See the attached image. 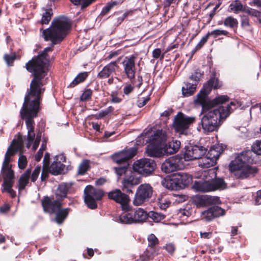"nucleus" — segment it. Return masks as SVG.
Wrapping results in <instances>:
<instances>
[{"label":"nucleus","mask_w":261,"mask_h":261,"mask_svg":"<svg viewBox=\"0 0 261 261\" xmlns=\"http://www.w3.org/2000/svg\"><path fill=\"white\" fill-rule=\"evenodd\" d=\"M71 28L67 17L60 16L54 19L50 27L43 31L45 41H51V46L44 49L41 54L25 64L27 70L33 73L34 78L30 84V90L25 96L23 107L20 111L21 117L25 119V124H34L33 119L37 116L39 109L42 88L41 80L46 74L47 65L49 62L47 52L53 50L54 45L60 43L66 36Z\"/></svg>","instance_id":"1"},{"label":"nucleus","mask_w":261,"mask_h":261,"mask_svg":"<svg viewBox=\"0 0 261 261\" xmlns=\"http://www.w3.org/2000/svg\"><path fill=\"white\" fill-rule=\"evenodd\" d=\"M252 151L261 155V141H256L252 145L251 150L243 151L229 165V169L237 179H244L254 176L258 172L255 166L250 165L253 160Z\"/></svg>","instance_id":"2"},{"label":"nucleus","mask_w":261,"mask_h":261,"mask_svg":"<svg viewBox=\"0 0 261 261\" xmlns=\"http://www.w3.org/2000/svg\"><path fill=\"white\" fill-rule=\"evenodd\" d=\"M236 108V103L231 102L226 107L221 106L218 108L211 107L202 110L201 124L204 132H212L217 130L223 121Z\"/></svg>","instance_id":"3"},{"label":"nucleus","mask_w":261,"mask_h":261,"mask_svg":"<svg viewBox=\"0 0 261 261\" xmlns=\"http://www.w3.org/2000/svg\"><path fill=\"white\" fill-rule=\"evenodd\" d=\"M44 211L51 214L55 213V221L61 224L69 214V209L61 208V203L59 201H52L49 197H45L42 201Z\"/></svg>","instance_id":"4"},{"label":"nucleus","mask_w":261,"mask_h":261,"mask_svg":"<svg viewBox=\"0 0 261 261\" xmlns=\"http://www.w3.org/2000/svg\"><path fill=\"white\" fill-rule=\"evenodd\" d=\"M210 91L211 88L204 85L203 88L197 95L195 102L202 106V111L211 107H214L216 105L222 104L229 100V97L227 95H221L210 100L207 96Z\"/></svg>","instance_id":"5"},{"label":"nucleus","mask_w":261,"mask_h":261,"mask_svg":"<svg viewBox=\"0 0 261 261\" xmlns=\"http://www.w3.org/2000/svg\"><path fill=\"white\" fill-rule=\"evenodd\" d=\"M226 187V183L223 179L221 178L195 181L193 186L195 191L202 193L223 190Z\"/></svg>","instance_id":"6"},{"label":"nucleus","mask_w":261,"mask_h":261,"mask_svg":"<svg viewBox=\"0 0 261 261\" xmlns=\"http://www.w3.org/2000/svg\"><path fill=\"white\" fill-rule=\"evenodd\" d=\"M153 188L149 184H143L138 186L137 189L133 203L135 206L143 204L152 197Z\"/></svg>","instance_id":"7"},{"label":"nucleus","mask_w":261,"mask_h":261,"mask_svg":"<svg viewBox=\"0 0 261 261\" xmlns=\"http://www.w3.org/2000/svg\"><path fill=\"white\" fill-rule=\"evenodd\" d=\"M195 120L194 117H189L179 112L174 117L173 127L179 134L187 135L190 125Z\"/></svg>","instance_id":"8"},{"label":"nucleus","mask_w":261,"mask_h":261,"mask_svg":"<svg viewBox=\"0 0 261 261\" xmlns=\"http://www.w3.org/2000/svg\"><path fill=\"white\" fill-rule=\"evenodd\" d=\"M155 168V162L151 159L146 158L137 160L133 164L134 171L144 176L151 175Z\"/></svg>","instance_id":"9"},{"label":"nucleus","mask_w":261,"mask_h":261,"mask_svg":"<svg viewBox=\"0 0 261 261\" xmlns=\"http://www.w3.org/2000/svg\"><path fill=\"white\" fill-rule=\"evenodd\" d=\"M84 199L87 206L91 209L97 207L96 200H100L103 197V192L99 189H96L92 186H87L84 190Z\"/></svg>","instance_id":"10"},{"label":"nucleus","mask_w":261,"mask_h":261,"mask_svg":"<svg viewBox=\"0 0 261 261\" xmlns=\"http://www.w3.org/2000/svg\"><path fill=\"white\" fill-rule=\"evenodd\" d=\"M41 171V167L37 166L32 173L31 168H28L22 174L18 181V189L20 192L24 190L25 187L29 184L30 179L32 182H35L37 179Z\"/></svg>","instance_id":"11"},{"label":"nucleus","mask_w":261,"mask_h":261,"mask_svg":"<svg viewBox=\"0 0 261 261\" xmlns=\"http://www.w3.org/2000/svg\"><path fill=\"white\" fill-rule=\"evenodd\" d=\"M184 167L182 158L175 155L166 160L162 165L161 169L166 173H169L176 170H179Z\"/></svg>","instance_id":"12"},{"label":"nucleus","mask_w":261,"mask_h":261,"mask_svg":"<svg viewBox=\"0 0 261 261\" xmlns=\"http://www.w3.org/2000/svg\"><path fill=\"white\" fill-rule=\"evenodd\" d=\"M141 177L136 172L130 171L122 180L123 189L127 193H133L132 190L135 186L141 182Z\"/></svg>","instance_id":"13"},{"label":"nucleus","mask_w":261,"mask_h":261,"mask_svg":"<svg viewBox=\"0 0 261 261\" xmlns=\"http://www.w3.org/2000/svg\"><path fill=\"white\" fill-rule=\"evenodd\" d=\"M207 149L202 146L194 145L187 147L184 154L185 161H191L199 159L205 154Z\"/></svg>","instance_id":"14"},{"label":"nucleus","mask_w":261,"mask_h":261,"mask_svg":"<svg viewBox=\"0 0 261 261\" xmlns=\"http://www.w3.org/2000/svg\"><path fill=\"white\" fill-rule=\"evenodd\" d=\"M136 57L131 55L129 57H125L122 62L123 71L126 77L130 80L134 79L136 72L135 61Z\"/></svg>","instance_id":"15"},{"label":"nucleus","mask_w":261,"mask_h":261,"mask_svg":"<svg viewBox=\"0 0 261 261\" xmlns=\"http://www.w3.org/2000/svg\"><path fill=\"white\" fill-rule=\"evenodd\" d=\"M108 196L109 199L119 203L123 210L128 209V204L130 201L129 197L127 194L122 192L120 190L115 189L111 191L108 193Z\"/></svg>","instance_id":"16"},{"label":"nucleus","mask_w":261,"mask_h":261,"mask_svg":"<svg viewBox=\"0 0 261 261\" xmlns=\"http://www.w3.org/2000/svg\"><path fill=\"white\" fill-rule=\"evenodd\" d=\"M192 200L193 203L199 207L220 203L219 197L210 195H196L192 197Z\"/></svg>","instance_id":"17"},{"label":"nucleus","mask_w":261,"mask_h":261,"mask_svg":"<svg viewBox=\"0 0 261 261\" xmlns=\"http://www.w3.org/2000/svg\"><path fill=\"white\" fill-rule=\"evenodd\" d=\"M216 149L217 148H211L206 156L201 158V160L199 163L200 166L203 168H207L216 164L220 154V152Z\"/></svg>","instance_id":"18"},{"label":"nucleus","mask_w":261,"mask_h":261,"mask_svg":"<svg viewBox=\"0 0 261 261\" xmlns=\"http://www.w3.org/2000/svg\"><path fill=\"white\" fill-rule=\"evenodd\" d=\"M54 162L48 168L49 172L54 175H58L62 173L64 171L65 165L62 163L66 161L65 156L63 154L56 155Z\"/></svg>","instance_id":"19"},{"label":"nucleus","mask_w":261,"mask_h":261,"mask_svg":"<svg viewBox=\"0 0 261 261\" xmlns=\"http://www.w3.org/2000/svg\"><path fill=\"white\" fill-rule=\"evenodd\" d=\"M1 175L4 179L2 186L14 184V172L11 164L3 163Z\"/></svg>","instance_id":"20"},{"label":"nucleus","mask_w":261,"mask_h":261,"mask_svg":"<svg viewBox=\"0 0 261 261\" xmlns=\"http://www.w3.org/2000/svg\"><path fill=\"white\" fill-rule=\"evenodd\" d=\"M136 153V149L131 148L126 150H123L115 153L113 156V161L117 164H127V161L132 158Z\"/></svg>","instance_id":"21"},{"label":"nucleus","mask_w":261,"mask_h":261,"mask_svg":"<svg viewBox=\"0 0 261 261\" xmlns=\"http://www.w3.org/2000/svg\"><path fill=\"white\" fill-rule=\"evenodd\" d=\"M148 140L147 141H148L149 144L161 146L162 144L166 141L167 135L162 130H157L154 131L150 136H148Z\"/></svg>","instance_id":"22"},{"label":"nucleus","mask_w":261,"mask_h":261,"mask_svg":"<svg viewBox=\"0 0 261 261\" xmlns=\"http://www.w3.org/2000/svg\"><path fill=\"white\" fill-rule=\"evenodd\" d=\"M118 67V62L117 61L112 62L102 68L98 73L97 77L100 79L108 78L111 74L115 72Z\"/></svg>","instance_id":"23"},{"label":"nucleus","mask_w":261,"mask_h":261,"mask_svg":"<svg viewBox=\"0 0 261 261\" xmlns=\"http://www.w3.org/2000/svg\"><path fill=\"white\" fill-rule=\"evenodd\" d=\"M174 176L179 187L187 186L192 181V177L186 173L178 172L174 174Z\"/></svg>","instance_id":"24"},{"label":"nucleus","mask_w":261,"mask_h":261,"mask_svg":"<svg viewBox=\"0 0 261 261\" xmlns=\"http://www.w3.org/2000/svg\"><path fill=\"white\" fill-rule=\"evenodd\" d=\"M70 187L71 185L68 183L62 182L59 185L55 191V196L57 199L56 201H60L66 198Z\"/></svg>","instance_id":"25"},{"label":"nucleus","mask_w":261,"mask_h":261,"mask_svg":"<svg viewBox=\"0 0 261 261\" xmlns=\"http://www.w3.org/2000/svg\"><path fill=\"white\" fill-rule=\"evenodd\" d=\"M135 223L145 222L148 217L147 212L142 208H137L132 210Z\"/></svg>","instance_id":"26"},{"label":"nucleus","mask_w":261,"mask_h":261,"mask_svg":"<svg viewBox=\"0 0 261 261\" xmlns=\"http://www.w3.org/2000/svg\"><path fill=\"white\" fill-rule=\"evenodd\" d=\"M180 146V142L178 140H172L169 142L163 148V153L166 154H171L176 153Z\"/></svg>","instance_id":"27"},{"label":"nucleus","mask_w":261,"mask_h":261,"mask_svg":"<svg viewBox=\"0 0 261 261\" xmlns=\"http://www.w3.org/2000/svg\"><path fill=\"white\" fill-rule=\"evenodd\" d=\"M147 155L150 157H161L164 155L163 148L160 146L149 144L146 150Z\"/></svg>","instance_id":"28"},{"label":"nucleus","mask_w":261,"mask_h":261,"mask_svg":"<svg viewBox=\"0 0 261 261\" xmlns=\"http://www.w3.org/2000/svg\"><path fill=\"white\" fill-rule=\"evenodd\" d=\"M196 84L187 83L185 86L182 87V94L185 97H188L192 95L196 89Z\"/></svg>","instance_id":"29"},{"label":"nucleus","mask_w":261,"mask_h":261,"mask_svg":"<svg viewBox=\"0 0 261 261\" xmlns=\"http://www.w3.org/2000/svg\"><path fill=\"white\" fill-rule=\"evenodd\" d=\"M246 7V6H243L239 0L233 1L229 5L230 11L235 13H238L239 12H244Z\"/></svg>","instance_id":"30"},{"label":"nucleus","mask_w":261,"mask_h":261,"mask_svg":"<svg viewBox=\"0 0 261 261\" xmlns=\"http://www.w3.org/2000/svg\"><path fill=\"white\" fill-rule=\"evenodd\" d=\"M120 222L124 224H132L135 223L132 211L128 213H123L119 217Z\"/></svg>","instance_id":"31"},{"label":"nucleus","mask_w":261,"mask_h":261,"mask_svg":"<svg viewBox=\"0 0 261 261\" xmlns=\"http://www.w3.org/2000/svg\"><path fill=\"white\" fill-rule=\"evenodd\" d=\"M224 25L231 29L236 28L238 25V21L232 16H228L224 20Z\"/></svg>","instance_id":"32"},{"label":"nucleus","mask_w":261,"mask_h":261,"mask_svg":"<svg viewBox=\"0 0 261 261\" xmlns=\"http://www.w3.org/2000/svg\"><path fill=\"white\" fill-rule=\"evenodd\" d=\"M88 76V72H83L79 73L70 83V86L73 87L78 84L84 81Z\"/></svg>","instance_id":"33"},{"label":"nucleus","mask_w":261,"mask_h":261,"mask_svg":"<svg viewBox=\"0 0 261 261\" xmlns=\"http://www.w3.org/2000/svg\"><path fill=\"white\" fill-rule=\"evenodd\" d=\"M222 85V82L218 79L212 77L207 82V84L205 86L209 87L211 90L213 88L216 89H219L221 87Z\"/></svg>","instance_id":"34"},{"label":"nucleus","mask_w":261,"mask_h":261,"mask_svg":"<svg viewBox=\"0 0 261 261\" xmlns=\"http://www.w3.org/2000/svg\"><path fill=\"white\" fill-rule=\"evenodd\" d=\"M164 184H165V186L166 188L171 190H176L179 187L176 181L174 179V175L171 178L166 179Z\"/></svg>","instance_id":"35"},{"label":"nucleus","mask_w":261,"mask_h":261,"mask_svg":"<svg viewBox=\"0 0 261 261\" xmlns=\"http://www.w3.org/2000/svg\"><path fill=\"white\" fill-rule=\"evenodd\" d=\"M17 152L12 146H9L5 155V159L3 163L5 164H10L11 160V157L14 155Z\"/></svg>","instance_id":"36"},{"label":"nucleus","mask_w":261,"mask_h":261,"mask_svg":"<svg viewBox=\"0 0 261 261\" xmlns=\"http://www.w3.org/2000/svg\"><path fill=\"white\" fill-rule=\"evenodd\" d=\"M53 13L51 9H46L42 14L41 23L42 24H48L51 19Z\"/></svg>","instance_id":"37"},{"label":"nucleus","mask_w":261,"mask_h":261,"mask_svg":"<svg viewBox=\"0 0 261 261\" xmlns=\"http://www.w3.org/2000/svg\"><path fill=\"white\" fill-rule=\"evenodd\" d=\"M89 168V161L88 160H84L80 164L77 172L79 174L83 175L87 172Z\"/></svg>","instance_id":"38"},{"label":"nucleus","mask_w":261,"mask_h":261,"mask_svg":"<svg viewBox=\"0 0 261 261\" xmlns=\"http://www.w3.org/2000/svg\"><path fill=\"white\" fill-rule=\"evenodd\" d=\"M148 216H149L150 218H151L155 222L161 221L165 217V216L164 214L155 212H151L149 214H148Z\"/></svg>","instance_id":"39"},{"label":"nucleus","mask_w":261,"mask_h":261,"mask_svg":"<svg viewBox=\"0 0 261 261\" xmlns=\"http://www.w3.org/2000/svg\"><path fill=\"white\" fill-rule=\"evenodd\" d=\"M11 146L17 152L21 151L23 148V142L21 138H18L17 140L13 141Z\"/></svg>","instance_id":"40"},{"label":"nucleus","mask_w":261,"mask_h":261,"mask_svg":"<svg viewBox=\"0 0 261 261\" xmlns=\"http://www.w3.org/2000/svg\"><path fill=\"white\" fill-rule=\"evenodd\" d=\"M94 0H70L75 5H82V8H85L91 4Z\"/></svg>","instance_id":"41"},{"label":"nucleus","mask_w":261,"mask_h":261,"mask_svg":"<svg viewBox=\"0 0 261 261\" xmlns=\"http://www.w3.org/2000/svg\"><path fill=\"white\" fill-rule=\"evenodd\" d=\"M27 163L28 161L27 158L21 153H20L18 161V165L19 168L20 169H24L27 165Z\"/></svg>","instance_id":"42"},{"label":"nucleus","mask_w":261,"mask_h":261,"mask_svg":"<svg viewBox=\"0 0 261 261\" xmlns=\"http://www.w3.org/2000/svg\"><path fill=\"white\" fill-rule=\"evenodd\" d=\"M210 208L215 217L222 216L225 213L224 210L218 206H214Z\"/></svg>","instance_id":"43"},{"label":"nucleus","mask_w":261,"mask_h":261,"mask_svg":"<svg viewBox=\"0 0 261 261\" xmlns=\"http://www.w3.org/2000/svg\"><path fill=\"white\" fill-rule=\"evenodd\" d=\"M114 110V108L112 106H110L105 110L101 111L98 114L95 115L96 119H100L103 117L109 115Z\"/></svg>","instance_id":"44"},{"label":"nucleus","mask_w":261,"mask_h":261,"mask_svg":"<svg viewBox=\"0 0 261 261\" xmlns=\"http://www.w3.org/2000/svg\"><path fill=\"white\" fill-rule=\"evenodd\" d=\"M128 164H125L123 166L119 167H115L114 168L116 173L118 176H122L123 174H128L127 173V167Z\"/></svg>","instance_id":"45"},{"label":"nucleus","mask_w":261,"mask_h":261,"mask_svg":"<svg viewBox=\"0 0 261 261\" xmlns=\"http://www.w3.org/2000/svg\"><path fill=\"white\" fill-rule=\"evenodd\" d=\"M202 219H204L205 221H211L215 218L213 214L212 213L211 208H210L207 211H204L201 213Z\"/></svg>","instance_id":"46"},{"label":"nucleus","mask_w":261,"mask_h":261,"mask_svg":"<svg viewBox=\"0 0 261 261\" xmlns=\"http://www.w3.org/2000/svg\"><path fill=\"white\" fill-rule=\"evenodd\" d=\"M147 239L149 243L148 247H149V250L151 249L152 247L158 243V240L153 234L149 235Z\"/></svg>","instance_id":"47"},{"label":"nucleus","mask_w":261,"mask_h":261,"mask_svg":"<svg viewBox=\"0 0 261 261\" xmlns=\"http://www.w3.org/2000/svg\"><path fill=\"white\" fill-rule=\"evenodd\" d=\"M152 250L147 249L136 261H148L151 257Z\"/></svg>","instance_id":"48"},{"label":"nucleus","mask_w":261,"mask_h":261,"mask_svg":"<svg viewBox=\"0 0 261 261\" xmlns=\"http://www.w3.org/2000/svg\"><path fill=\"white\" fill-rule=\"evenodd\" d=\"M14 184H10L5 186H3L2 191L7 192L12 198H14L16 196L15 192L12 189V187Z\"/></svg>","instance_id":"49"},{"label":"nucleus","mask_w":261,"mask_h":261,"mask_svg":"<svg viewBox=\"0 0 261 261\" xmlns=\"http://www.w3.org/2000/svg\"><path fill=\"white\" fill-rule=\"evenodd\" d=\"M246 13L254 17H258L260 16V12L257 10L252 9L246 6L245 11Z\"/></svg>","instance_id":"50"},{"label":"nucleus","mask_w":261,"mask_h":261,"mask_svg":"<svg viewBox=\"0 0 261 261\" xmlns=\"http://www.w3.org/2000/svg\"><path fill=\"white\" fill-rule=\"evenodd\" d=\"M228 34V32L227 31L225 30H215L213 31H212L211 32H208L207 33V36L208 37L211 35H213L214 37H216L220 35H225L227 36Z\"/></svg>","instance_id":"51"},{"label":"nucleus","mask_w":261,"mask_h":261,"mask_svg":"<svg viewBox=\"0 0 261 261\" xmlns=\"http://www.w3.org/2000/svg\"><path fill=\"white\" fill-rule=\"evenodd\" d=\"M116 5V2H114L111 3H108L102 10L100 15H105L110 12L111 9Z\"/></svg>","instance_id":"52"},{"label":"nucleus","mask_w":261,"mask_h":261,"mask_svg":"<svg viewBox=\"0 0 261 261\" xmlns=\"http://www.w3.org/2000/svg\"><path fill=\"white\" fill-rule=\"evenodd\" d=\"M171 202L166 199H159L158 202V205L160 208L162 210H166L167 207L169 206Z\"/></svg>","instance_id":"53"},{"label":"nucleus","mask_w":261,"mask_h":261,"mask_svg":"<svg viewBox=\"0 0 261 261\" xmlns=\"http://www.w3.org/2000/svg\"><path fill=\"white\" fill-rule=\"evenodd\" d=\"M208 38L209 37L207 34L205 36H203L200 40V42L195 46V49L196 50L200 49L202 46L207 42Z\"/></svg>","instance_id":"54"},{"label":"nucleus","mask_w":261,"mask_h":261,"mask_svg":"<svg viewBox=\"0 0 261 261\" xmlns=\"http://www.w3.org/2000/svg\"><path fill=\"white\" fill-rule=\"evenodd\" d=\"M41 134L40 133H39L37 134V136L35 139V141L33 143L32 149L34 151L36 150L40 143L41 140Z\"/></svg>","instance_id":"55"},{"label":"nucleus","mask_w":261,"mask_h":261,"mask_svg":"<svg viewBox=\"0 0 261 261\" xmlns=\"http://www.w3.org/2000/svg\"><path fill=\"white\" fill-rule=\"evenodd\" d=\"M92 95V91L90 89L85 90L81 96L82 100H86L88 99Z\"/></svg>","instance_id":"56"},{"label":"nucleus","mask_w":261,"mask_h":261,"mask_svg":"<svg viewBox=\"0 0 261 261\" xmlns=\"http://www.w3.org/2000/svg\"><path fill=\"white\" fill-rule=\"evenodd\" d=\"M152 56L155 59H158L160 57L162 59L164 58V55L161 56V50L160 48H156L153 50Z\"/></svg>","instance_id":"57"},{"label":"nucleus","mask_w":261,"mask_h":261,"mask_svg":"<svg viewBox=\"0 0 261 261\" xmlns=\"http://www.w3.org/2000/svg\"><path fill=\"white\" fill-rule=\"evenodd\" d=\"M200 76V74L196 71L191 75L190 79L194 82V84H196L197 85V83L199 80Z\"/></svg>","instance_id":"58"},{"label":"nucleus","mask_w":261,"mask_h":261,"mask_svg":"<svg viewBox=\"0 0 261 261\" xmlns=\"http://www.w3.org/2000/svg\"><path fill=\"white\" fill-rule=\"evenodd\" d=\"M48 172H49V170H48L47 169H46L45 168L43 169L42 172H41V177H40L41 181H43L45 180L48 177Z\"/></svg>","instance_id":"59"},{"label":"nucleus","mask_w":261,"mask_h":261,"mask_svg":"<svg viewBox=\"0 0 261 261\" xmlns=\"http://www.w3.org/2000/svg\"><path fill=\"white\" fill-rule=\"evenodd\" d=\"M166 250L169 253H173L175 250V246L173 244H168L165 246Z\"/></svg>","instance_id":"60"},{"label":"nucleus","mask_w":261,"mask_h":261,"mask_svg":"<svg viewBox=\"0 0 261 261\" xmlns=\"http://www.w3.org/2000/svg\"><path fill=\"white\" fill-rule=\"evenodd\" d=\"M4 59L7 62V63L9 65L12 63L15 59V57L14 56H10L9 55H6L4 56Z\"/></svg>","instance_id":"61"},{"label":"nucleus","mask_w":261,"mask_h":261,"mask_svg":"<svg viewBox=\"0 0 261 261\" xmlns=\"http://www.w3.org/2000/svg\"><path fill=\"white\" fill-rule=\"evenodd\" d=\"M130 13V12H127L123 14L121 16L118 17L117 18V23L118 24H120L124 20V19Z\"/></svg>","instance_id":"62"},{"label":"nucleus","mask_w":261,"mask_h":261,"mask_svg":"<svg viewBox=\"0 0 261 261\" xmlns=\"http://www.w3.org/2000/svg\"><path fill=\"white\" fill-rule=\"evenodd\" d=\"M134 89L133 87L131 85H127L123 88V92L125 94H129Z\"/></svg>","instance_id":"63"},{"label":"nucleus","mask_w":261,"mask_h":261,"mask_svg":"<svg viewBox=\"0 0 261 261\" xmlns=\"http://www.w3.org/2000/svg\"><path fill=\"white\" fill-rule=\"evenodd\" d=\"M255 204L257 205L261 204V190L258 191L256 193Z\"/></svg>","instance_id":"64"}]
</instances>
